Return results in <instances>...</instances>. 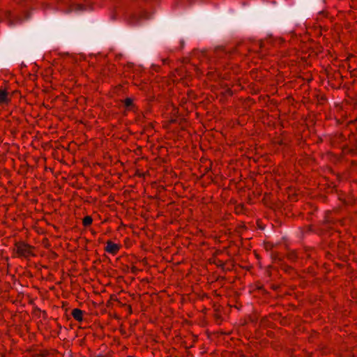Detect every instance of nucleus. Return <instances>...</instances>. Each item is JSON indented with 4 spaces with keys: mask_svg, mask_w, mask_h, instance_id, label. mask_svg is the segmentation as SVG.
I'll return each instance as SVG.
<instances>
[{
    "mask_svg": "<svg viewBox=\"0 0 357 357\" xmlns=\"http://www.w3.org/2000/svg\"><path fill=\"white\" fill-rule=\"evenodd\" d=\"M105 249H106L107 252L112 253V254H114L118 251L119 246L116 244H115L111 241H108L107 243V247Z\"/></svg>",
    "mask_w": 357,
    "mask_h": 357,
    "instance_id": "nucleus-3",
    "label": "nucleus"
},
{
    "mask_svg": "<svg viewBox=\"0 0 357 357\" xmlns=\"http://www.w3.org/2000/svg\"><path fill=\"white\" fill-rule=\"evenodd\" d=\"M16 252L22 257H26L31 254L29 246L24 243H17L16 245Z\"/></svg>",
    "mask_w": 357,
    "mask_h": 357,
    "instance_id": "nucleus-2",
    "label": "nucleus"
},
{
    "mask_svg": "<svg viewBox=\"0 0 357 357\" xmlns=\"http://www.w3.org/2000/svg\"><path fill=\"white\" fill-rule=\"evenodd\" d=\"M250 50L247 45H241L238 49L231 46L222 47L218 46L213 51H206L203 50L199 52L198 56L206 60L210 63H215L218 61L224 59L230 58L236 52L243 53V51Z\"/></svg>",
    "mask_w": 357,
    "mask_h": 357,
    "instance_id": "nucleus-1",
    "label": "nucleus"
},
{
    "mask_svg": "<svg viewBox=\"0 0 357 357\" xmlns=\"http://www.w3.org/2000/svg\"><path fill=\"white\" fill-rule=\"evenodd\" d=\"M41 356H45V354H41Z\"/></svg>",
    "mask_w": 357,
    "mask_h": 357,
    "instance_id": "nucleus-10",
    "label": "nucleus"
},
{
    "mask_svg": "<svg viewBox=\"0 0 357 357\" xmlns=\"http://www.w3.org/2000/svg\"><path fill=\"white\" fill-rule=\"evenodd\" d=\"M132 105V100L130 98H126L125 100V106L126 107H130Z\"/></svg>",
    "mask_w": 357,
    "mask_h": 357,
    "instance_id": "nucleus-8",
    "label": "nucleus"
},
{
    "mask_svg": "<svg viewBox=\"0 0 357 357\" xmlns=\"http://www.w3.org/2000/svg\"><path fill=\"white\" fill-rule=\"evenodd\" d=\"M84 10V6L80 4H70L68 10L66 11L68 13L71 12L72 10H75L77 12H79Z\"/></svg>",
    "mask_w": 357,
    "mask_h": 357,
    "instance_id": "nucleus-5",
    "label": "nucleus"
},
{
    "mask_svg": "<svg viewBox=\"0 0 357 357\" xmlns=\"http://www.w3.org/2000/svg\"><path fill=\"white\" fill-rule=\"evenodd\" d=\"M8 102V93L5 91H0V102L7 103Z\"/></svg>",
    "mask_w": 357,
    "mask_h": 357,
    "instance_id": "nucleus-6",
    "label": "nucleus"
},
{
    "mask_svg": "<svg viewBox=\"0 0 357 357\" xmlns=\"http://www.w3.org/2000/svg\"><path fill=\"white\" fill-rule=\"evenodd\" d=\"M137 20H138L137 17H134V21L132 22V24H136Z\"/></svg>",
    "mask_w": 357,
    "mask_h": 357,
    "instance_id": "nucleus-9",
    "label": "nucleus"
},
{
    "mask_svg": "<svg viewBox=\"0 0 357 357\" xmlns=\"http://www.w3.org/2000/svg\"><path fill=\"white\" fill-rule=\"evenodd\" d=\"M92 221H93V220L91 216H89V215L86 216L83 219V225L86 227L89 226L92 223Z\"/></svg>",
    "mask_w": 357,
    "mask_h": 357,
    "instance_id": "nucleus-7",
    "label": "nucleus"
},
{
    "mask_svg": "<svg viewBox=\"0 0 357 357\" xmlns=\"http://www.w3.org/2000/svg\"><path fill=\"white\" fill-rule=\"evenodd\" d=\"M82 314L83 312L77 308H75L72 312V315L74 317L75 319H76L78 321H80L82 320Z\"/></svg>",
    "mask_w": 357,
    "mask_h": 357,
    "instance_id": "nucleus-4",
    "label": "nucleus"
}]
</instances>
